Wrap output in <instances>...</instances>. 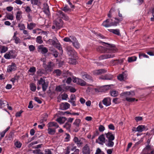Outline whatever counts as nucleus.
Here are the masks:
<instances>
[{
	"instance_id": "44",
	"label": "nucleus",
	"mask_w": 154,
	"mask_h": 154,
	"mask_svg": "<svg viewBox=\"0 0 154 154\" xmlns=\"http://www.w3.org/2000/svg\"><path fill=\"white\" fill-rule=\"evenodd\" d=\"M36 41L39 44H42L43 42L42 40V37L41 36H38L36 38Z\"/></svg>"
},
{
	"instance_id": "51",
	"label": "nucleus",
	"mask_w": 154,
	"mask_h": 154,
	"mask_svg": "<svg viewBox=\"0 0 154 154\" xmlns=\"http://www.w3.org/2000/svg\"><path fill=\"white\" fill-rule=\"evenodd\" d=\"M36 71V69L35 67H31L29 70V71L32 73L35 72Z\"/></svg>"
},
{
	"instance_id": "1",
	"label": "nucleus",
	"mask_w": 154,
	"mask_h": 154,
	"mask_svg": "<svg viewBox=\"0 0 154 154\" xmlns=\"http://www.w3.org/2000/svg\"><path fill=\"white\" fill-rule=\"evenodd\" d=\"M106 47L99 46L97 48V51L102 53L107 54L100 55L99 59L100 60L113 58L115 57L114 53L117 51V49L115 47L109 44H107Z\"/></svg>"
},
{
	"instance_id": "3",
	"label": "nucleus",
	"mask_w": 154,
	"mask_h": 154,
	"mask_svg": "<svg viewBox=\"0 0 154 154\" xmlns=\"http://www.w3.org/2000/svg\"><path fill=\"white\" fill-rule=\"evenodd\" d=\"M126 97V100L129 102H133L135 100V98H132L131 97L134 96L135 95V93L133 91L130 92H126L124 93Z\"/></svg>"
},
{
	"instance_id": "11",
	"label": "nucleus",
	"mask_w": 154,
	"mask_h": 154,
	"mask_svg": "<svg viewBox=\"0 0 154 154\" xmlns=\"http://www.w3.org/2000/svg\"><path fill=\"white\" fill-rule=\"evenodd\" d=\"M81 123V120L79 119H76L73 123V125H74L75 127V128L74 129L75 132H77L79 131V128L80 125Z\"/></svg>"
},
{
	"instance_id": "16",
	"label": "nucleus",
	"mask_w": 154,
	"mask_h": 154,
	"mask_svg": "<svg viewBox=\"0 0 154 154\" xmlns=\"http://www.w3.org/2000/svg\"><path fill=\"white\" fill-rule=\"evenodd\" d=\"M4 57L7 59L14 58L15 56L13 55V53L12 51H11L5 54Z\"/></svg>"
},
{
	"instance_id": "9",
	"label": "nucleus",
	"mask_w": 154,
	"mask_h": 154,
	"mask_svg": "<svg viewBox=\"0 0 154 154\" xmlns=\"http://www.w3.org/2000/svg\"><path fill=\"white\" fill-rule=\"evenodd\" d=\"M106 140L105 138V134H102L99 137L98 139L96 140V142L103 145L105 143L106 141Z\"/></svg>"
},
{
	"instance_id": "5",
	"label": "nucleus",
	"mask_w": 154,
	"mask_h": 154,
	"mask_svg": "<svg viewBox=\"0 0 154 154\" xmlns=\"http://www.w3.org/2000/svg\"><path fill=\"white\" fill-rule=\"evenodd\" d=\"M82 152L83 154H90L92 151L90 143H87L82 148Z\"/></svg>"
},
{
	"instance_id": "4",
	"label": "nucleus",
	"mask_w": 154,
	"mask_h": 154,
	"mask_svg": "<svg viewBox=\"0 0 154 154\" xmlns=\"http://www.w3.org/2000/svg\"><path fill=\"white\" fill-rule=\"evenodd\" d=\"M73 140L78 146H81L83 144L87 142V140L85 138L82 137L79 138L77 137H75Z\"/></svg>"
},
{
	"instance_id": "54",
	"label": "nucleus",
	"mask_w": 154,
	"mask_h": 154,
	"mask_svg": "<svg viewBox=\"0 0 154 154\" xmlns=\"http://www.w3.org/2000/svg\"><path fill=\"white\" fill-rule=\"evenodd\" d=\"M29 51H33L35 49V47L33 45H30L29 46Z\"/></svg>"
},
{
	"instance_id": "62",
	"label": "nucleus",
	"mask_w": 154,
	"mask_h": 154,
	"mask_svg": "<svg viewBox=\"0 0 154 154\" xmlns=\"http://www.w3.org/2000/svg\"><path fill=\"white\" fill-rule=\"evenodd\" d=\"M66 137L65 138V139L66 141H68L69 140L70 138V135L67 133H66Z\"/></svg>"
},
{
	"instance_id": "53",
	"label": "nucleus",
	"mask_w": 154,
	"mask_h": 154,
	"mask_svg": "<svg viewBox=\"0 0 154 154\" xmlns=\"http://www.w3.org/2000/svg\"><path fill=\"white\" fill-rule=\"evenodd\" d=\"M134 119L137 122H138L142 120L143 118L141 117L137 116Z\"/></svg>"
},
{
	"instance_id": "32",
	"label": "nucleus",
	"mask_w": 154,
	"mask_h": 154,
	"mask_svg": "<svg viewBox=\"0 0 154 154\" xmlns=\"http://www.w3.org/2000/svg\"><path fill=\"white\" fill-rule=\"evenodd\" d=\"M113 140H108L107 142L106 143V146L109 147H112L114 145V143L112 141Z\"/></svg>"
},
{
	"instance_id": "27",
	"label": "nucleus",
	"mask_w": 154,
	"mask_h": 154,
	"mask_svg": "<svg viewBox=\"0 0 154 154\" xmlns=\"http://www.w3.org/2000/svg\"><path fill=\"white\" fill-rule=\"evenodd\" d=\"M145 129V126L143 125H139L136 128L137 130L135 131H138L139 132H142V131H144Z\"/></svg>"
},
{
	"instance_id": "31",
	"label": "nucleus",
	"mask_w": 154,
	"mask_h": 154,
	"mask_svg": "<svg viewBox=\"0 0 154 154\" xmlns=\"http://www.w3.org/2000/svg\"><path fill=\"white\" fill-rule=\"evenodd\" d=\"M44 12L47 16H48L50 15V12L49 11V7L48 5H46L45 7L44 10Z\"/></svg>"
},
{
	"instance_id": "42",
	"label": "nucleus",
	"mask_w": 154,
	"mask_h": 154,
	"mask_svg": "<svg viewBox=\"0 0 154 154\" xmlns=\"http://www.w3.org/2000/svg\"><path fill=\"white\" fill-rule=\"evenodd\" d=\"M18 26L19 28V29L20 30H23L26 28L24 25L21 23H19Z\"/></svg>"
},
{
	"instance_id": "58",
	"label": "nucleus",
	"mask_w": 154,
	"mask_h": 154,
	"mask_svg": "<svg viewBox=\"0 0 154 154\" xmlns=\"http://www.w3.org/2000/svg\"><path fill=\"white\" fill-rule=\"evenodd\" d=\"M23 112L22 110H20V111L17 112L16 114V116L17 117H20L21 116V113Z\"/></svg>"
},
{
	"instance_id": "60",
	"label": "nucleus",
	"mask_w": 154,
	"mask_h": 154,
	"mask_svg": "<svg viewBox=\"0 0 154 154\" xmlns=\"http://www.w3.org/2000/svg\"><path fill=\"white\" fill-rule=\"evenodd\" d=\"M103 152L101 151V150L99 148H98L96 150L95 154H100L102 152Z\"/></svg>"
},
{
	"instance_id": "18",
	"label": "nucleus",
	"mask_w": 154,
	"mask_h": 154,
	"mask_svg": "<svg viewBox=\"0 0 154 154\" xmlns=\"http://www.w3.org/2000/svg\"><path fill=\"white\" fill-rule=\"evenodd\" d=\"M17 69V67L15 63H13L11 64L8 66L7 69L8 72H10L15 70Z\"/></svg>"
},
{
	"instance_id": "49",
	"label": "nucleus",
	"mask_w": 154,
	"mask_h": 154,
	"mask_svg": "<svg viewBox=\"0 0 154 154\" xmlns=\"http://www.w3.org/2000/svg\"><path fill=\"white\" fill-rule=\"evenodd\" d=\"M6 101H3L2 100H0V107H4L6 103Z\"/></svg>"
},
{
	"instance_id": "23",
	"label": "nucleus",
	"mask_w": 154,
	"mask_h": 154,
	"mask_svg": "<svg viewBox=\"0 0 154 154\" xmlns=\"http://www.w3.org/2000/svg\"><path fill=\"white\" fill-rule=\"evenodd\" d=\"M35 23H27V28L29 30H32L36 26Z\"/></svg>"
},
{
	"instance_id": "29",
	"label": "nucleus",
	"mask_w": 154,
	"mask_h": 154,
	"mask_svg": "<svg viewBox=\"0 0 154 154\" xmlns=\"http://www.w3.org/2000/svg\"><path fill=\"white\" fill-rule=\"evenodd\" d=\"M78 84L80 85L81 86H85L86 84V82L82 79L79 78L78 82Z\"/></svg>"
},
{
	"instance_id": "17",
	"label": "nucleus",
	"mask_w": 154,
	"mask_h": 154,
	"mask_svg": "<svg viewBox=\"0 0 154 154\" xmlns=\"http://www.w3.org/2000/svg\"><path fill=\"white\" fill-rule=\"evenodd\" d=\"M70 105L67 102L61 103L60 105V109L62 110H66L69 108Z\"/></svg>"
},
{
	"instance_id": "56",
	"label": "nucleus",
	"mask_w": 154,
	"mask_h": 154,
	"mask_svg": "<svg viewBox=\"0 0 154 154\" xmlns=\"http://www.w3.org/2000/svg\"><path fill=\"white\" fill-rule=\"evenodd\" d=\"M70 9L68 6H65L63 9V10L65 12H67L69 11Z\"/></svg>"
},
{
	"instance_id": "26",
	"label": "nucleus",
	"mask_w": 154,
	"mask_h": 154,
	"mask_svg": "<svg viewBox=\"0 0 154 154\" xmlns=\"http://www.w3.org/2000/svg\"><path fill=\"white\" fill-rule=\"evenodd\" d=\"M109 32L113 33L116 35H120L119 30L118 29H109Z\"/></svg>"
},
{
	"instance_id": "64",
	"label": "nucleus",
	"mask_w": 154,
	"mask_h": 154,
	"mask_svg": "<svg viewBox=\"0 0 154 154\" xmlns=\"http://www.w3.org/2000/svg\"><path fill=\"white\" fill-rule=\"evenodd\" d=\"M45 154H52L51 152L49 149H46L45 150Z\"/></svg>"
},
{
	"instance_id": "63",
	"label": "nucleus",
	"mask_w": 154,
	"mask_h": 154,
	"mask_svg": "<svg viewBox=\"0 0 154 154\" xmlns=\"http://www.w3.org/2000/svg\"><path fill=\"white\" fill-rule=\"evenodd\" d=\"M32 4L33 5H37L38 2V0H31V1Z\"/></svg>"
},
{
	"instance_id": "34",
	"label": "nucleus",
	"mask_w": 154,
	"mask_h": 154,
	"mask_svg": "<svg viewBox=\"0 0 154 154\" xmlns=\"http://www.w3.org/2000/svg\"><path fill=\"white\" fill-rule=\"evenodd\" d=\"M0 49H1V52L4 53L5 52L8 50V48L4 46H2L0 47Z\"/></svg>"
},
{
	"instance_id": "8",
	"label": "nucleus",
	"mask_w": 154,
	"mask_h": 154,
	"mask_svg": "<svg viewBox=\"0 0 154 154\" xmlns=\"http://www.w3.org/2000/svg\"><path fill=\"white\" fill-rule=\"evenodd\" d=\"M81 75L82 77L86 81L90 82H93L92 77L85 72H82L81 73Z\"/></svg>"
},
{
	"instance_id": "12",
	"label": "nucleus",
	"mask_w": 154,
	"mask_h": 154,
	"mask_svg": "<svg viewBox=\"0 0 154 154\" xmlns=\"http://www.w3.org/2000/svg\"><path fill=\"white\" fill-rule=\"evenodd\" d=\"M38 51L42 54H45L48 52V49L44 47L43 45H40L38 46Z\"/></svg>"
},
{
	"instance_id": "43",
	"label": "nucleus",
	"mask_w": 154,
	"mask_h": 154,
	"mask_svg": "<svg viewBox=\"0 0 154 154\" xmlns=\"http://www.w3.org/2000/svg\"><path fill=\"white\" fill-rule=\"evenodd\" d=\"M73 46L76 48H79L80 47V44L78 42L77 40L73 43Z\"/></svg>"
},
{
	"instance_id": "48",
	"label": "nucleus",
	"mask_w": 154,
	"mask_h": 154,
	"mask_svg": "<svg viewBox=\"0 0 154 154\" xmlns=\"http://www.w3.org/2000/svg\"><path fill=\"white\" fill-rule=\"evenodd\" d=\"M30 89L31 90L33 91H35L36 87L34 84L32 83L30 85Z\"/></svg>"
},
{
	"instance_id": "36",
	"label": "nucleus",
	"mask_w": 154,
	"mask_h": 154,
	"mask_svg": "<svg viewBox=\"0 0 154 154\" xmlns=\"http://www.w3.org/2000/svg\"><path fill=\"white\" fill-rule=\"evenodd\" d=\"M71 124L68 122H66L63 126V127L66 128L67 130L69 131L71 126Z\"/></svg>"
},
{
	"instance_id": "13",
	"label": "nucleus",
	"mask_w": 154,
	"mask_h": 154,
	"mask_svg": "<svg viewBox=\"0 0 154 154\" xmlns=\"http://www.w3.org/2000/svg\"><path fill=\"white\" fill-rule=\"evenodd\" d=\"M107 71L106 70L103 69L95 70L92 72L94 75H99L105 73Z\"/></svg>"
},
{
	"instance_id": "37",
	"label": "nucleus",
	"mask_w": 154,
	"mask_h": 154,
	"mask_svg": "<svg viewBox=\"0 0 154 154\" xmlns=\"http://www.w3.org/2000/svg\"><path fill=\"white\" fill-rule=\"evenodd\" d=\"M22 17L21 13L20 11H18L17 13L16 18L17 20H20Z\"/></svg>"
},
{
	"instance_id": "28",
	"label": "nucleus",
	"mask_w": 154,
	"mask_h": 154,
	"mask_svg": "<svg viewBox=\"0 0 154 154\" xmlns=\"http://www.w3.org/2000/svg\"><path fill=\"white\" fill-rule=\"evenodd\" d=\"M48 131L49 134L53 135L56 132V128H48Z\"/></svg>"
},
{
	"instance_id": "59",
	"label": "nucleus",
	"mask_w": 154,
	"mask_h": 154,
	"mask_svg": "<svg viewBox=\"0 0 154 154\" xmlns=\"http://www.w3.org/2000/svg\"><path fill=\"white\" fill-rule=\"evenodd\" d=\"M105 130V128L102 125L100 126L99 128V130L100 132L103 131Z\"/></svg>"
},
{
	"instance_id": "55",
	"label": "nucleus",
	"mask_w": 154,
	"mask_h": 154,
	"mask_svg": "<svg viewBox=\"0 0 154 154\" xmlns=\"http://www.w3.org/2000/svg\"><path fill=\"white\" fill-rule=\"evenodd\" d=\"M112 101L115 104H117L120 102V101L119 100V99L118 98L113 99Z\"/></svg>"
},
{
	"instance_id": "38",
	"label": "nucleus",
	"mask_w": 154,
	"mask_h": 154,
	"mask_svg": "<svg viewBox=\"0 0 154 154\" xmlns=\"http://www.w3.org/2000/svg\"><path fill=\"white\" fill-rule=\"evenodd\" d=\"M56 89L58 92H63L64 91L63 87L62 85L57 86Z\"/></svg>"
},
{
	"instance_id": "15",
	"label": "nucleus",
	"mask_w": 154,
	"mask_h": 154,
	"mask_svg": "<svg viewBox=\"0 0 154 154\" xmlns=\"http://www.w3.org/2000/svg\"><path fill=\"white\" fill-rule=\"evenodd\" d=\"M111 99L110 97H106L103 100L102 103L105 106H107L111 104Z\"/></svg>"
},
{
	"instance_id": "45",
	"label": "nucleus",
	"mask_w": 154,
	"mask_h": 154,
	"mask_svg": "<svg viewBox=\"0 0 154 154\" xmlns=\"http://www.w3.org/2000/svg\"><path fill=\"white\" fill-rule=\"evenodd\" d=\"M142 57H143L144 58H149V56L143 53H140L139 54V58L140 59L142 58Z\"/></svg>"
},
{
	"instance_id": "47",
	"label": "nucleus",
	"mask_w": 154,
	"mask_h": 154,
	"mask_svg": "<svg viewBox=\"0 0 154 154\" xmlns=\"http://www.w3.org/2000/svg\"><path fill=\"white\" fill-rule=\"evenodd\" d=\"M110 64L112 66L118 64V61L117 60H112L110 62Z\"/></svg>"
},
{
	"instance_id": "25",
	"label": "nucleus",
	"mask_w": 154,
	"mask_h": 154,
	"mask_svg": "<svg viewBox=\"0 0 154 154\" xmlns=\"http://www.w3.org/2000/svg\"><path fill=\"white\" fill-rule=\"evenodd\" d=\"M66 120V119L65 117H62L58 118L56 120L60 124H62L65 122Z\"/></svg>"
},
{
	"instance_id": "50",
	"label": "nucleus",
	"mask_w": 154,
	"mask_h": 154,
	"mask_svg": "<svg viewBox=\"0 0 154 154\" xmlns=\"http://www.w3.org/2000/svg\"><path fill=\"white\" fill-rule=\"evenodd\" d=\"M76 61L75 59H71L69 61V63L72 64H75L76 63Z\"/></svg>"
},
{
	"instance_id": "24",
	"label": "nucleus",
	"mask_w": 154,
	"mask_h": 154,
	"mask_svg": "<svg viewBox=\"0 0 154 154\" xmlns=\"http://www.w3.org/2000/svg\"><path fill=\"white\" fill-rule=\"evenodd\" d=\"M113 76L112 75H107L103 76L101 77H100V78L101 79L103 80H111L113 78Z\"/></svg>"
},
{
	"instance_id": "41",
	"label": "nucleus",
	"mask_w": 154,
	"mask_h": 154,
	"mask_svg": "<svg viewBox=\"0 0 154 154\" xmlns=\"http://www.w3.org/2000/svg\"><path fill=\"white\" fill-rule=\"evenodd\" d=\"M145 150H146V151L148 152H150L152 150H153V149L152 147L148 145L144 149Z\"/></svg>"
},
{
	"instance_id": "39",
	"label": "nucleus",
	"mask_w": 154,
	"mask_h": 154,
	"mask_svg": "<svg viewBox=\"0 0 154 154\" xmlns=\"http://www.w3.org/2000/svg\"><path fill=\"white\" fill-rule=\"evenodd\" d=\"M137 59V57L135 56L129 57L128 58V61L129 62H131L135 61Z\"/></svg>"
},
{
	"instance_id": "21",
	"label": "nucleus",
	"mask_w": 154,
	"mask_h": 154,
	"mask_svg": "<svg viewBox=\"0 0 154 154\" xmlns=\"http://www.w3.org/2000/svg\"><path fill=\"white\" fill-rule=\"evenodd\" d=\"M48 128H52L53 127H55L56 128H58L59 125L56 122H51L49 123L48 124Z\"/></svg>"
},
{
	"instance_id": "2",
	"label": "nucleus",
	"mask_w": 154,
	"mask_h": 154,
	"mask_svg": "<svg viewBox=\"0 0 154 154\" xmlns=\"http://www.w3.org/2000/svg\"><path fill=\"white\" fill-rule=\"evenodd\" d=\"M117 21H113L112 19H108L104 21L102 24V25L105 27H108L113 26H116L119 22L122 20L115 19Z\"/></svg>"
},
{
	"instance_id": "14",
	"label": "nucleus",
	"mask_w": 154,
	"mask_h": 154,
	"mask_svg": "<svg viewBox=\"0 0 154 154\" xmlns=\"http://www.w3.org/2000/svg\"><path fill=\"white\" fill-rule=\"evenodd\" d=\"M128 75L126 72H124L119 74L118 76V79L120 81H125Z\"/></svg>"
},
{
	"instance_id": "46",
	"label": "nucleus",
	"mask_w": 154,
	"mask_h": 154,
	"mask_svg": "<svg viewBox=\"0 0 154 154\" xmlns=\"http://www.w3.org/2000/svg\"><path fill=\"white\" fill-rule=\"evenodd\" d=\"M33 152L36 154H44L40 149H37L34 150L33 151Z\"/></svg>"
},
{
	"instance_id": "61",
	"label": "nucleus",
	"mask_w": 154,
	"mask_h": 154,
	"mask_svg": "<svg viewBox=\"0 0 154 154\" xmlns=\"http://www.w3.org/2000/svg\"><path fill=\"white\" fill-rule=\"evenodd\" d=\"M34 100L39 103H42V101L38 97H35L34 98Z\"/></svg>"
},
{
	"instance_id": "57",
	"label": "nucleus",
	"mask_w": 154,
	"mask_h": 154,
	"mask_svg": "<svg viewBox=\"0 0 154 154\" xmlns=\"http://www.w3.org/2000/svg\"><path fill=\"white\" fill-rule=\"evenodd\" d=\"M70 100L69 101H73L76 100V98L74 94L71 95L70 97Z\"/></svg>"
},
{
	"instance_id": "10",
	"label": "nucleus",
	"mask_w": 154,
	"mask_h": 154,
	"mask_svg": "<svg viewBox=\"0 0 154 154\" xmlns=\"http://www.w3.org/2000/svg\"><path fill=\"white\" fill-rule=\"evenodd\" d=\"M64 41L66 42H71L72 44L77 40L75 37L73 35L70 36L69 37H66L63 39Z\"/></svg>"
},
{
	"instance_id": "7",
	"label": "nucleus",
	"mask_w": 154,
	"mask_h": 154,
	"mask_svg": "<svg viewBox=\"0 0 154 154\" xmlns=\"http://www.w3.org/2000/svg\"><path fill=\"white\" fill-rule=\"evenodd\" d=\"M67 53L69 56H73V58L75 57L76 56V53L72 48L70 46H67L66 48Z\"/></svg>"
},
{
	"instance_id": "52",
	"label": "nucleus",
	"mask_w": 154,
	"mask_h": 154,
	"mask_svg": "<svg viewBox=\"0 0 154 154\" xmlns=\"http://www.w3.org/2000/svg\"><path fill=\"white\" fill-rule=\"evenodd\" d=\"M16 146L18 148H20L21 147V144L20 142L17 141L15 143Z\"/></svg>"
},
{
	"instance_id": "40",
	"label": "nucleus",
	"mask_w": 154,
	"mask_h": 154,
	"mask_svg": "<svg viewBox=\"0 0 154 154\" xmlns=\"http://www.w3.org/2000/svg\"><path fill=\"white\" fill-rule=\"evenodd\" d=\"M6 17L8 19L13 20L14 19L13 15L11 14H7Z\"/></svg>"
},
{
	"instance_id": "20",
	"label": "nucleus",
	"mask_w": 154,
	"mask_h": 154,
	"mask_svg": "<svg viewBox=\"0 0 154 154\" xmlns=\"http://www.w3.org/2000/svg\"><path fill=\"white\" fill-rule=\"evenodd\" d=\"M17 32L14 33L12 39L14 41L15 43L16 44H17L21 42V40L17 36Z\"/></svg>"
},
{
	"instance_id": "19",
	"label": "nucleus",
	"mask_w": 154,
	"mask_h": 154,
	"mask_svg": "<svg viewBox=\"0 0 154 154\" xmlns=\"http://www.w3.org/2000/svg\"><path fill=\"white\" fill-rule=\"evenodd\" d=\"M106 136L108 140H114L115 138L114 135L110 132H108L104 134Z\"/></svg>"
},
{
	"instance_id": "35",
	"label": "nucleus",
	"mask_w": 154,
	"mask_h": 154,
	"mask_svg": "<svg viewBox=\"0 0 154 154\" xmlns=\"http://www.w3.org/2000/svg\"><path fill=\"white\" fill-rule=\"evenodd\" d=\"M110 94L111 95L112 97H116L118 94V92L116 91L111 90L110 91Z\"/></svg>"
},
{
	"instance_id": "33",
	"label": "nucleus",
	"mask_w": 154,
	"mask_h": 154,
	"mask_svg": "<svg viewBox=\"0 0 154 154\" xmlns=\"http://www.w3.org/2000/svg\"><path fill=\"white\" fill-rule=\"evenodd\" d=\"M54 24L56 26V28L59 29L61 28L62 26V24L61 22L60 23L57 21L55 22Z\"/></svg>"
},
{
	"instance_id": "22",
	"label": "nucleus",
	"mask_w": 154,
	"mask_h": 154,
	"mask_svg": "<svg viewBox=\"0 0 154 154\" xmlns=\"http://www.w3.org/2000/svg\"><path fill=\"white\" fill-rule=\"evenodd\" d=\"M54 64L51 62H49L48 63L46 69L47 70L51 71L53 68Z\"/></svg>"
},
{
	"instance_id": "6",
	"label": "nucleus",
	"mask_w": 154,
	"mask_h": 154,
	"mask_svg": "<svg viewBox=\"0 0 154 154\" xmlns=\"http://www.w3.org/2000/svg\"><path fill=\"white\" fill-rule=\"evenodd\" d=\"M38 85H42V90L43 91H45L47 89L48 83L45 82V80L42 78H41L40 80L38 81Z\"/></svg>"
},
{
	"instance_id": "30",
	"label": "nucleus",
	"mask_w": 154,
	"mask_h": 154,
	"mask_svg": "<svg viewBox=\"0 0 154 154\" xmlns=\"http://www.w3.org/2000/svg\"><path fill=\"white\" fill-rule=\"evenodd\" d=\"M59 13L60 15V16L64 20H69V18L68 16L65 15L63 12L61 11L59 12Z\"/></svg>"
}]
</instances>
